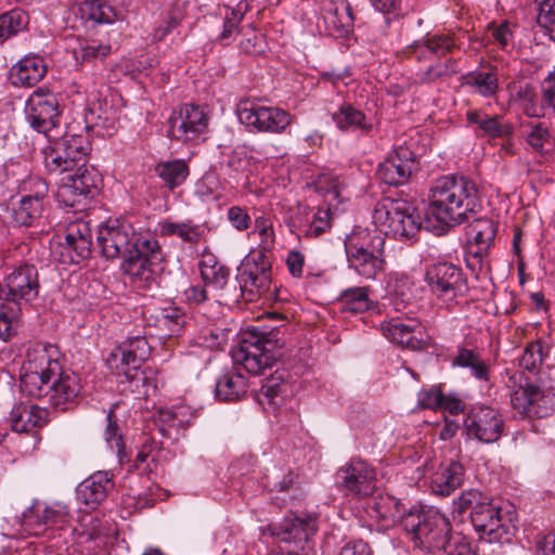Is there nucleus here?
I'll use <instances>...</instances> for the list:
<instances>
[{"label":"nucleus","mask_w":555,"mask_h":555,"mask_svg":"<svg viewBox=\"0 0 555 555\" xmlns=\"http://www.w3.org/2000/svg\"><path fill=\"white\" fill-rule=\"evenodd\" d=\"M29 17L20 9L0 15V41H5L26 28Z\"/></svg>","instance_id":"nucleus-44"},{"label":"nucleus","mask_w":555,"mask_h":555,"mask_svg":"<svg viewBox=\"0 0 555 555\" xmlns=\"http://www.w3.org/2000/svg\"><path fill=\"white\" fill-rule=\"evenodd\" d=\"M208 125L205 113L193 104L183 105L179 112H173L168 119V135L179 141L197 138Z\"/></svg>","instance_id":"nucleus-16"},{"label":"nucleus","mask_w":555,"mask_h":555,"mask_svg":"<svg viewBox=\"0 0 555 555\" xmlns=\"http://www.w3.org/2000/svg\"><path fill=\"white\" fill-rule=\"evenodd\" d=\"M247 390V382L241 373L227 372L216 383V398L220 401H234Z\"/></svg>","instance_id":"nucleus-37"},{"label":"nucleus","mask_w":555,"mask_h":555,"mask_svg":"<svg viewBox=\"0 0 555 555\" xmlns=\"http://www.w3.org/2000/svg\"><path fill=\"white\" fill-rule=\"evenodd\" d=\"M338 555H371V548L366 542L357 540L345 544Z\"/></svg>","instance_id":"nucleus-64"},{"label":"nucleus","mask_w":555,"mask_h":555,"mask_svg":"<svg viewBox=\"0 0 555 555\" xmlns=\"http://www.w3.org/2000/svg\"><path fill=\"white\" fill-rule=\"evenodd\" d=\"M527 143L538 153L544 154L546 145H551V135L543 124L530 125L526 133Z\"/></svg>","instance_id":"nucleus-53"},{"label":"nucleus","mask_w":555,"mask_h":555,"mask_svg":"<svg viewBox=\"0 0 555 555\" xmlns=\"http://www.w3.org/2000/svg\"><path fill=\"white\" fill-rule=\"evenodd\" d=\"M542 99L555 109V73H551L542 83Z\"/></svg>","instance_id":"nucleus-63"},{"label":"nucleus","mask_w":555,"mask_h":555,"mask_svg":"<svg viewBox=\"0 0 555 555\" xmlns=\"http://www.w3.org/2000/svg\"><path fill=\"white\" fill-rule=\"evenodd\" d=\"M107 426L105 428L104 437L112 450H115L120 461L122 460L124 453V441L119 434V427L115 418L114 411L111 409L106 416Z\"/></svg>","instance_id":"nucleus-54"},{"label":"nucleus","mask_w":555,"mask_h":555,"mask_svg":"<svg viewBox=\"0 0 555 555\" xmlns=\"http://www.w3.org/2000/svg\"><path fill=\"white\" fill-rule=\"evenodd\" d=\"M511 404L522 417H544L555 405V383L542 377L529 380L511 393Z\"/></svg>","instance_id":"nucleus-7"},{"label":"nucleus","mask_w":555,"mask_h":555,"mask_svg":"<svg viewBox=\"0 0 555 555\" xmlns=\"http://www.w3.org/2000/svg\"><path fill=\"white\" fill-rule=\"evenodd\" d=\"M373 221L385 234L400 240H412L422 229L416 208L404 199L385 198L373 210Z\"/></svg>","instance_id":"nucleus-5"},{"label":"nucleus","mask_w":555,"mask_h":555,"mask_svg":"<svg viewBox=\"0 0 555 555\" xmlns=\"http://www.w3.org/2000/svg\"><path fill=\"white\" fill-rule=\"evenodd\" d=\"M543 361V346L541 341H532L527 345L521 358L519 359V366L532 372Z\"/></svg>","instance_id":"nucleus-55"},{"label":"nucleus","mask_w":555,"mask_h":555,"mask_svg":"<svg viewBox=\"0 0 555 555\" xmlns=\"http://www.w3.org/2000/svg\"><path fill=\"white\" fill-rule=\"evenodd\" d=\"M425 281L429 291L437 298L446 301L463 295L467 288L462 269L447 261L428 266L425 271Z\"/></svg>","instance_id":"nucleus-11"},{"label":"nucleus","mask_w":555,"mask_h":555,"mask_svg":"<svg viewBox=\"0 0 555 555\" xmlns=\"http://www.w3.org/2000/svg\"><path fill=\"white\" fill-rule=\"evenodd\" d=\"M111 52V46L102 43H86L75 50V59L81 63L103 61Z\"/></svg>","instance_id":"nucleus-52"},{"label":"nucleus","mask_w":555,"mask_h":555,"mask_svg":"<svg viewBox=\"0 0 555 555\" xmlns=\"http://www.w3.org/2000/svg\"><path fill=\"white\" fill-rule=\"evenodd\" d=\"M54 376L50 379L48 402L54 408L66 410L80 393V378L74 372L63 371L61 366Z\"/></svg>","instance_id":"nucleus-22"},{"label":"nucleus","mask_w":555,"mask_h":555,"mask_svg":"<svg viewBox=\"0 0 555 555\" xmlns=\"http://www.w3.org/2000/svg\"><path fill=\"white\" fill-rule=\"evenodd\" d=\"M236 280L240 285L242 298L245 301H255L267 293L271 283V272L259 270L249 261H242L237 269Z\"/></svg>","instance_id":"nucleus-23"},{"label":"nucleus","mask_w":555,"mask_h":555,"mask_svg":"<svg viewBox=\"0 0 555 555\" xmlns=\"http://www.w3.org/2000/svg\"><path fill=\"white\" fill-rule=\"evenodd\" d=\"M47 416L46 409L21 402L11 410L9 422L15 433L30 434L47 424Z\"/></svg>","instance_id":"nucleus-25"},{"label":"nucleus","mask_w":555,"mask_h":555,"mask_svg":"<svg viewBox=\"0 0 555 555\" xmlns=\"http://www.w3.org/2000/svg\"><path fill=\"white\" fill-rule=\"evenodd\" d=\"M34 514L36 515L33 524L37 527L61 528L66 525L70 518L68 506L62 502L44 505L42 511L39 509V505H33L24 513V517L31 522Z\"/></svg>","instance_id":"nucleus-29"},{"label":"nucleus","mask_w":555,"mask_h":555,"mask_svg":"<svg viewBox=\"0 0 555 555\" xmlns=\"http://www.w3.org/2000/svg\"><path fill=\"white\" fill-rule=\"evenodd\" d=\"M539 5L538 23L542 27H555V0H534Z\"/></svg>","instance_id":"nucleus-57"},{"label":"nucleus","mask_w":555,"mask_h":555,"mask_svg":"<svg viewBox=\"0 0 555 555\" xmlns=\"http://www.w3.org/2000/svg\"><path fill=\"white\" fill-rule=\"evenodd\" d=\"M103 257L121 258V270L134 281L151 284L163 270L164 254L155 238H145L125 220H109L96 236Z\"/></svg>","instance_id":"nucleus-1"},{"label":"nucleus","mask_w":555,"mask_h":555,"mask_svg":"<svg viewBox=\"0 0 555 555\" xmlns=\"http://www.w3.org/2000/svg\"><path fill=\"white\" fill-rule=\"evenodd\" d=\"M51 144L44 152V166L50 173L70 172L87 164L90 143L81 134L65 133L55 138H48Z\"/></svg>","instance_id":"nucleus-6"},{"label":"nucleus","mask_w":555,"mask_h":555,"mask_svg":"<svg viewBox=\"0 0 555 555\" xmlns=\"http://www.w3.org/2000/svg\"><path fill=\"white\" fill-rule=\"evenodd\" d=\"M422 326L417 321H391L385 328V335L393 343L416 350L422 348V338L415 336L421 333Z\"/></svg>","instance_id":"nucleus-32"},{"label":"nucleus","mask_w":555,"mask_h":555,"mask_svg":"<svg viewBox=\"0 0 555 555\" xmlns=\"http://www.w3.org/2000/svg\"><path fill=\"white\" fill-rule=\"evenodd\" d=\"M455 73V61L450 57L444 62H437L431 64L426 69L417 73L416 81L422 85H428L437 81L438 79L449 77Z\"/></svg>","instance_id":"nucleus-50"},{"label":"nucleus","mask_w":555,"mask_h":555,"mask_svg":"<svg viewBox=\"0 0 555 555\" xmlns=\"http://www.w3.org/2000/svg\"><path fill=\"white\" fill-rule=\"evenodd\" d=\"M463 477V465L456 461H450L436 474L431 485L433 492L437 495L449 496L462 485Z\"/></svg>","instance_id":"nucleus-34"},{"label":"nucleus","mask_w":555,"mask_h":555,"mask_svg":"<svg viewBox=\"0 0 555 555\" xmlns=\"http://www.w3.org/2000/svg\"><path fill=\"white\" fill-rule=\"evenodd\" d=\"M155 173L172 191L185 182L190 168L184 159L159 162L155 166Z\"/></svg>","instance_id":"nucleus-36"},{"label":"nucleus","mask_w":555,"mask_h":555,"mask_svg":"<svg viewBox=\"0 0 555 555\" xmlns=\"http://www.w3.org/2000/svg\"><path fill=\"white\" fill-rule=\"evenodd\" d=\"M201 274L207 285L223 289L228 283L230 270L215 258H208L201 263Z\"/></svg>","instance_id":"nucleus-45"},{"label":"nucleus","mask_w":555,"mask_h":555,"mask_svg":"<svg viewBox=\"0 0 555 555\" xmlns=\"http://www.w3.org/2000/svg\"><path fill=\"white\" fill-rule=\"evenodd\" d=\"M22 309L16 304L2 302L0 308V338L8 341L13 335V323L18 321Z\"/></svg>","instance_id":"nucleus-51"},{"label":"nucleus","mask_w":555,"mask_h":555,"mask_svg":"<svg viewBox=\"0 0 555 555\" xmlns=\"http://www.w3.org/2000/svg\"><path fill=\"white\" fill-rule=\"evenodd\" d=\"M466 118L472 125H477L483 135L509 140L514 133V127L505 122L500 115H487L480 111H468Z\"/></svg>","instance_id":"nucleus-30"},{"label":"nucleus","mask_w":555,"mask_h":555,"mask_svg":"<svg viewBox=\"0 0 555 555\" xmlns=\"http://www.w3.org/2000/svg\"><path fill=\"white\" fill-rule=\"evenodd\" d=\"M323 18L328 28L339 35L348 34L353 26L351 8L347 3L326 10Z\"/></svg>","instance_id":"nucleus-43"},{"label":"nucleus","mask_w":555,"mask_h":555,"mask_svg":"<svg viewBox=\"0 0 555 555\" xmlns=\"http://www.w3.org/2000/svg\"><path fill=\"white\" fill-rule=\"evenodd\" d=\"M40 287L37 268L24 263L14 268L0 283V300L22 308V305H29L38 298Z\"/></svg>","instance_id":"nucleus-8"},{"label":"nucleus","mask_w":555,"mask_h":555,"mask_svg":"<svg viewBox=\"0 0 555 555\" xmlns=\"http://www.w3.org/2000/svg\"><path fill=\"white\" fill-rule=\"evenodd\" d=\"M228 219L231 222V224L238 231L248 229L250 223V218L248 214L238 206H234L229 209Z\"/></svg>","instance_id":"nucleus-61"},{"label":"nucleus","mask_w":555,"mask_h":555,"mask_svg":"<svg viewBox=\"0 0 555 555\" xmlns=\"http://www.w3.org/2000/svg\"><path fill=\"white\" fill-rule=\"evenodd\" d=\"M115 483L107 472H96L77 487V500L89 507L96 508L113 490Z\"/></svg>","instance_id":"nucleus-24"},{"label":"nucleus","mask_w":555,"mask_h":555,"mask_svg":"<svg viewBox=\"0 0 555 555\" xmlns=\"http://www.w3.org/2000/svg\"><path fill=\"white\" fill-rule=\"evenodd\" d=\"M402 530L413 543L425 552L446 550L452 539V527L448 518L439 512L412 506L403 520Z\"/></svg>","instance_id":"nucleus-4"},{"label":"nucleus","mask_w":555,"mask_h":555,"mask_svg":"<svg viewBox=\"0 0 555 555\" xmlns=\"http://www.w3.org/2000/svg\"><path fill=\"white\" fill-rule=\"evenodd\" d=\"M319 516L314 513H300L287 516L280 525L271 526V534L284 542H308L319 529Z\"/></svg>","instance_id":"nucleus-19"},{"label":"nucleus","mask_w":555,"mask_h":555,"mask_svg":"<svg viewBox=\"0 0 555 555\" xmlns=\"http://www.w3.org/2000/svg\"><path fill=\"white\" fill-rule=\"evenodd\" d=\"M48 70L44 60L36 54L24 56L11 68L13 85L33 87L46 76Z\"/></svg>","instance_id":"nucleus-28"},{"label":"nucleus","mask_w":555,"mask_h":555,"mask_svg":"<svg viewBox=\"0 0 555 555\" xmlns=\"http://www.w3.org/2000/svg\"><path fill=\"white\" fill-rule=\"evenodd\" d=\"M26 119L30 127L47 138H55L59 132L60 104L52 92L38 88L27 100L25 107Z\"/></svg>","instance_id":"nucleus-9"},{"label":"nucleus","mask_w":555,"mask_h":555,"mask_svg":"<svg viewBox=\"0 0 555 555\" xmlns=\"http://www.w3.org/2000/svg\"><path fill=\"white\" fill-rule=\"evenodd\" d=\"M236 113L240 121L255 132L282 133L293 122V116L286 111L249 101H242Z\"/></svg>","instance_id":"nucleus-10"},{"label":"nucleus","mask_w":555,"mask_h":555,"mask_svg":"<svg viewBox=\"0 0 555 555\" xmlns=\"http://www.w3.org/2000/svg\"><path fill=\"white\" fill-rule=\"evenodd\" d=\"M443 393L439 388L431 387L429 390L418 392V405L422 409L437 410L441 406Z\"/></svg>","instance_id":"nucleus-58"},{"label":"nucleus","mask_w":555,"mask_h":555,"mask_svg":"<svg viewBox=\"0 0 555 555\" xmlns=\"http://www.w3.org/2000/svg\"><path fill=\"white\" fill-rule=\"evenodd\" d=\"M159 227L163 235H176L189 244H197L204 234L203 227L194 224L192 221L172 222L166 220L162 222Z\"/></svg>","instance_id":"nucleus-41"},{"label":"nucleus","mask_w":555,"mask_h":555,"mask_svg":"<svg viewBox=\"0 0 555 555\" xmlns=\"http://www.w3.org/2000/svg\"><path fill=\"white\" fill-rule=\"evenodd\" d=\"M151 348L147 340L143 336L128 337L122 341L116 350L112 353L115 360L119 359L120 363L128 366V371L125 375L128 378H133L130 374V370L137 371L141 364L149 358Z\"/></svg>","instance_id":"nucleus-26"},{"label":"nucleus","mask_w":555,"mask_h":555,"mask_svg":"<svg viewBox=\"0 0 555 555\" xmlns=\"http://www.w3.org/2000/svg\"><path fill=\"white\" fill-rule=\"evenodd\" d=\"M481 509H477L470 518L474 529L482 538L487 535L489 542H506L509 541L516 527L512 524V515L506 513L503 514L500 506L490 500L481 506Z\"/></svg>","instance_id":"nucleus-13"},{"label":"nucleus","mask_w":555,"mask_h":555,"mask_svg":"<svg viewBox=\"0 0 555 555\" xmlns=\"http://www.w3.org/2000/svg\"><path fill=\"white\" fill-rule=\"evenodd\" d=\"M452 363L453 365L469 367L472 375L478 379H488V366L483 360L470 349L461 348Z\"/></svg>","instance_id":"nucleus-49"},{"label":"nucleus","mask_w":555,"mask_h":555,"mask_svg":"<svg viewBox=\"0 0 555 555\" xmlns=\"http://www.w3.org/2000/svg\"><path fill=\"white\" fill-rule=\"evenodd\" d=\"M350 269L365 279H375L384 271L385 260L382 254H370L345 249Z\"/></svg>","instance_id":"nucleus-31"},{"label":"nucleus","mask_w":555,"mask_h":555,"mask_svg":"<svg viewBox=\"0 0 555 555\" xmlns=\"http://www.w3.org/2000/svg\"><path fill=\"white\" fill-rule=\"evenodd\" d=\"M489 500L490 496L476 489L463 491L461 495L453 500V513L462 515L469 511V516L472 517V515L477 509H481V506L485 505Z\"/></svg>","instance_id":"nucleus-48"},{"label":"nucleus","mask_w":555,"mask_h":555,"mask_svg":"<svg viewBox=\"0 0 555 555\" xmlns=\"http://www.w3.org/2000/svg\"><path fill=\"white\" fill-rule=\"evenodd\" d=\"M336 485L358 496H369L375 491V474L363 461L353 460L337 470Z\"/></svg>","instance_id":"nucleus-18"},{"label":"nucleus","mask_w":555,"mask_h":555,"mask_svg":"<svg viewBox=\"0 0 555 555\" xmlns=\"http://www.w3.org/2000/svg\"><path fill=\"white\" fill-rule=\"evenodd\" d=\"M416 170V157L406 146H398L378 165L377 176L386 184L402 185Z\"/></svg>","instance_id":"nucleus-15"},{"label":"nucleus","mask_w":555,"mask_h":555,"mask_svg":"<svg viewBox=\"0 0 555 555\" xmlns=\"http://www.w3.org/2000/svg\"><path fill=\"white\" fill-rule=\"evenodd\" d=\"M382 232L364 230L352 234L346 240L345 249L384 255L385 237Z\"/></svg>","instance_id":"nucleus-39"},{"label":"nucleus","mask_w":555,"mask_h":555,"mask_svg":"<svg viewBox=\"0 0 555 555\" xmlns=\"http://www.w3.org/2000/svg\"><path fill=\"white\" fill-rule=\"evenodd\" d=\"M367 508L372 511V516L377 519L398 524L403 528V520L409 515V509L397 498L388 493L373 495L366 503Z\"/></svg>","instance_id":"nucleus-27"},{"label":"nucleus","mask_w":555,"mask_h":555,"mask_svg":"<svg viewBox=\"0 0 555 555\" xmlns=\"http://www.w3.org/2000/svg\"><path fill=\"white\" fill-rule=\"evenodd\" d=\"M57 191L59 201L65 206L76 208L83 204L89 196H93L101 182V176L94 167L87 164L74 169Z\"/></svg>","instance_id":"nucleus-12"},{"label":"nucleus","mask_w":555,"mask_h":555,"mask_svg":"<svg viewBox=\"0 0 555 555\" xmlns=\"http://www.w3.org/2000/svg\"><path fill=\"white\" fill-rule=\"evenodd\" d=\"M337 302L344 311L352 313H361L370 308L369 288L367 287H351L343 291Z\"/></svg>","instance_id":"nucleus-42"},{"label":"nucleus","mask_w":555,"mask_h":555,"mask_svg":"<svg viewBox=\"0 0 555 555\" xmlns=\"http://www.w3.org/2000/svg\"><path fill=\"white\" fill-rule=\"evenodd\" d=\"M42 211L43 203L23 196L18 205L13 207V219L20 225L29 227L41 217Z\"/></svg>","instance_id":"nucleus-46"},{"label":"nucleus","mask_w":555,"mask_h":555,"mask_svg":"<svg viewBox=\"0 0 555 555\" xmlns=\"http://www.w3.org/2000/svg\"><path fill=\"white\" fill-rule=\"evenodd\" d=\"M330 228V211L327 209H320L314 215L310 224L309 232L319 235Z\"/></svg>","instance_id":"nucleus-62"},{"label":"nucleus","mask_w":555,"mask_h":555,"mask_svg":"<svg viewBox=\"0 0 555 555\" xmlns=\"http://www.w3.org/2000/svg\"><path fill=\"white\" fill-rule=\"evenodd\" d=\"M27 189L29 190V194L25 195L26 197L38 199V202L44 203L46 196L48 194V183L42 178H30L25 184V190Z\"/></svg>","instance_id":"nucleus-60"},{"label":"nucleus","mask_w":555,"mask_h":555,"mask_svg":"<svg viewBox=\"0 0 555 555\" xmlns=\"http://www.w3.org/2000/svg\"><path fill=\"white\" fill-rule=\"evenodd\" d=\"M503 426L501 414L486 405L473 408L464 420L467 436L485 443L499 440L503 433Z\"/></svg>","instance_id":"nucleus-14"},{"label":"nucleus","mask_w":555,"mask_h":555,"mask_svg":"<svg viewBox=\"0 0 555 555\" xmlns=\"http://www.w3.org/2000/svg\"><path fill=\"white\" fill-rule=\"evenodd\" d=\"M335 125L344 131H360L367 134L372 130V122L365 114L349 103H344L332 116Z\"/></svg>","instance_id":"nucleus-33"},{"label":"nucleus","mask_w":555,"mask_h":555,"mask_svg":"<svg viewBox=\"0 0 555 555\" xmlns=\"http://www.w3.org/2000/svg\"><path fill=\"white\" fill-rule=\"evenodd\" d=\"M477 222L480 225V229L476 231L474 236L476 246L488 245V247H490V244L495 236V229L492 222L488 219H477Z\"/></svg>","instance_id":"nucleus-59"},{"label":"nucleus","mask_w":555,"mask_h":555,"mask_svg":"<svg viewBox=\"0 0 555 555\" xmlns=\"http://www.w3.org/2000/svg\"><path fill=\"white\" fill-rule=\"evenodd\" d=\"M79 12L82 18L98 24H112L124 18L122 11L115 10L107 0H83Z\"/></svg>","instance_id":"nucleus-35"},{"label":"nucleus","mask_w":555,"mask_h":555,"mask_svg":"<svg viewBox=\"0 0 555 555\" xmlns=\"http://www.w3.org/2000/svg\"><path fill=\"white\" fill-rule=\"evenodd\" d=\"M47 350L40 354V360L47 362L46 367L40 371L31 370V366L25 370L20 379L21 391L27 397L35 399H43L49 396L50 379L55 377L56 371H60V363L55 359L47 356Z\"/></svg>","instance_id":"nucleus-20"},{"label":"nucleus","mask_w":555,"mask_h":555,"mask_svg":"<svg viewBox=\"0 0 555 555\" xmlns=\"http://www.w3.org/2000/svg\"><path fill=\"white\" fill-rule=\"evenodd\" d=\"M463 86L485 98H491L498 92L499 79L493 70H474L463 76Z\"/></svg>","instance_id":"nucleus-38"},{"label":"nucleus","mask_w":555,"mask_h":555,"mask_svg":"<svg viewBox=\"0 0 555 555\" xmlns=\"http://www.w3.org/2000/svg\"><path fill=\"white\" fill-rule=\"evenodd\" d=\"M286 387L284 375L275 372V374L261 382V387L257 391L256 398L260 404L268 403L269 405L276 406L282 402Z\"/></svg>","instance_id":"nucleus-40"},{"label":"nucleus","mask_w":555,"mask_h":555,"mask_svg":"<svg viewBox=\"0 0 555 555\" xmlns=\"http://www.w3.org/2000/svg\"><path fill=\"white\" fill-rule=\"evenodd\" d=\"M92 235L89 223L82 220L72 222L66 230L65 242L60 245V261L79 263L91 255Z\"/></svg>","instance_id":"nucleus-17"},{"label":"nucleus","mask_w":555,"mask_h":555,"mask_svg":"<svg viewBox=\"0 0 555 555\" xmlns=\"http://www.w3.org/2000/svg\"><path fill=\"white\" fill-rule=\"evenodd\" d=\"M157 321L159 326L168 332L169 336H175L179 335L185 326L188 315L180 307L170 305L160 309Z\"/></svg>","instance_id":"nucleus-47"},{"label":"nucleus","mask_w":555,"mask_h":555,"mask_svg":"<svg viewBox=\"0 0 555 555\" xmlns=\"http://www.w3.org/2000/svg\"><path fill=\"white\" fill-rule=\"evenodd\" d=\"M273 324L250 326L243 333L241 344L233 350L232 358L248 373L262 374L282 356L286 344L287 325L284 318L276 313L268 314Z\"/></svg>","instance_id":"nucleus-3"},{"label":"nucleus","mask_w":555,"mask_h":555,"mask_svg":"<svg viewBox=\"0 0 555 555\" xmlns=\"http://www.w3.org/2000/svg\"><path fill=\"white\" fill-rule=\"evenodd\" d=\"M454 46V41L449 36L426 34L423 38L406 46L402 50V54L417 62L440 60L450 53Z\"/></svg>","instance_id":"nucleus-21"},{"label":"nucleus","mask_w":555,"mask_h":555,"mask_svg":"<svg viewBox=\"0 0 555 555\" xmlns=\"http://www.w3.org/2000/svg\"><path fill=\"white\" fill-rule=\"evenodd\" d=\"M243 20V12L241 8L238 9H227V13L224 16L223 22V30L221 35L219 36V40L224 43L225 40H228L232 34L236 30L238 24Z\"/></svg>","instance_id":"nucleus-56"},{"label":"nucleus","mask_w":555,"mask_h":555,"mask_svg":"<svg viewBox=\"0 0 555 555\" xmlns=\"http://www.w3.org/2000/svg\"><path fill=\"white\" fill-rule=\"evenodd\" d=\"M425 228L437 235L467 221L481 209L479 190L464 176L438 178L429 191Z\"/></svg>","instance_id":"nucleus-2"}]
</instances>
